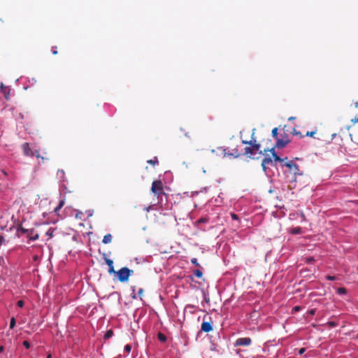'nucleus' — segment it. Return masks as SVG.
Returning <instances> with one entry per match:
<instances>
[{
	"instance_id": "1",
	"label": "nucleus",
	"mask_w": 358,
	"mask_h": 358,
	"mask_svg": "<svg viewBox=\"0 0 358 358\" xmlns=\"http://www.w3.org/2000/svg\"><path fill=\"white\" fill-rule=\"evenodd\" d=\"M255 129L252 130V134L251 136L250 141L242 140V143L244 145H248V146L245 147L244 149V155L250 158H254L252 156L255 155L257 152H259V154H262V152L259 151L261 145L259 143H257L256 139L255 138Z\"/></svg>"
},
{
	"instance_id": "2",
	"label": "nucleus",
	"mask_w": 358,
	"mask_h": 358,
	"mask_svg": "<svg viewBox=\"0 0 358 358\" xmlns=\"http://www.w3.org/2000/svg\"><path fill=\"white\" fill-rule=\"evenodd\" d=\"M151 191L157 196L158 203L162 200V196L165 194L163 183L159 180L152 182Z\"/></svg>"
},
{
	"instance_id": "3",
	"label": "nucleus",
	"mask_w": 358,
	"mask_h": 358,
	"mask_svg": "<svg viewBox=\"0 0 358 358\" xmlns=\"http://www.w3.org/2000/svg\"><path fill=\"white\" fill-rule=\"evenodd\" d=\"M134 273L133 270L128 268L127 267H123L118 270L117 271H115V273L117 275L118 280L121 282H127L130 275Z\"/></svg>"
},
{
	"instance_id": "4",
	"label": "nucleus",
	"mask_w": 358,
	"mask_h": 358,
	"mask_svg": "<svg viewBox=\"0 0 358 358\" xmlns=\"http://www.w3.org/2000/svg\"><path fill=\"white\" fill-rule=\"evenodd\" d=\"M213 322L212 318L210 317H207V316L205 315L203 317V322H202L201 326V331L206 333H208L213 331Z\"/></svg>"
},
{
	"instance_id": "5",
	"label": "nucleus",
	"mask_w": 358,
	"mask_h": 358,
	"mask_svg": "<svg viewBox=\"0 0 358 358\" xmlns=\"http://www.w3.org/2000/svg\"><path fill=\"white\" fill-rule=\"evenodd\" d=\"M252 340L249 337L239 338H238L235 343V346H248L251 344Z\"/></svg>"
},
{
	"instance_id": "6",
	"label": "nucleus",
	"mask_w": 358,
	"mask_h": 358,
	"mask_svg": "<svg viewBox=\"0 0 358 358\" xmlns=\"http://www.w3.org/2000/svg\"><path fill=\"white\" fill-rule=\"evenodd\" d=\"M285 166H287V168H289L292 171H293V173L296 175V174H300L299 173V166L296 164H294L292 162L289 161L288 162H286L285 163Z\"/></svg>"
},
{
	"instance_id": "7",
	"label": "nucleus",
	"mask_w": 358,
	"mask_h": 358,
	"mask_svg": "<svg viewBox=\"0 0 358 358\" xmlns=\"http://www.w3.org/2000/svg\"><path fill=\"white\" fill-rule=\"evenodd\" d=\"M289 141L287 138H278L275 147L277 148H283L289 143Z\"/></svg>"
},
{
	"instance_id": "8",
	"label": "nucleus",
	"mask_w": 358,
	"mask_h": 358,
	"mask_svg": "<svg viewBox=\"0 0 358 358\" xmlns=\"http://www.w3.org/2000/svg\"><path fill=\"white\" fill-rule=\"evenodd\" d=\"M22 148L23 152L26 156H34V152L31 151L28 143H23Z\"/></svg>"
},
{
	"instance_id": "9",
	"label": "nucleus",
	"mask_w": 358,
	"mask_h": 358,
	"mask_svg": "<svg viewBox=\"0 0 358 358\" xmlns=\"http://www.w3.org/2000/svg\"><path fill=\"white\" fill-rule=\"evenodd\" d=\"M272 155V157L273 158V160L275 162H282L285 160V159H282L281 157H280L275 152V148H272L270 150H268ZM285 159H287V157L285 158Z\"/></svg>"
},
{
	"instance_id": "10",
	"label": "nucleus",
	"mask_w": 358,
	"mask_h": 358,
	"mask_svg": "<svg viewBox=\"0 0 358 358\" xmlns=\"http://www.w3.org/2000/svg\"><path fill=\"white\" fill-rule=\"evenodd\" d=\"M1 92L3 93L6 99L8 100L10 99V89L4 86L3 83L1 84Z\"/></svg>"
},
{
	"instance_id": "11",
	"label": "nucleus",
	"mask_w": 358,
	"mask_h": 358,
	"mask_svg": "<svg viewBox=\"0 0 358 358\" xmlns=\"http://www.w3.org/2000/svg\"><path fill=\"white\" fill-rule=\"evenodd\" d=\"M273 163V161L271 159V157H265L263 159H262V169L264 171H266V166L269 164H272Z\"/></svg>"
},
{
	"instance_id": "12",
	"label": "nucleus",
	"mask_w": 358,
	"mask_h": 358,
	"mask_svg": "<svg viewBox=\"0 0 358 358\" xmlns=\"http://www.w3.org/2000/svg\"><path fill=\"white\" fill-rule=\"evenodd\" d=\"M106 264L108 266V273H115V269L113 266V262L110 259L106 258L105 259Z\"/></svg>"
},
{
	"instance_id": "13",
	"label": "nucleus",
	"mask_w": 358,
	"mask_h": 358,
	"mask_svg": "<svg viewBox=\"0 0 358 358\" xmlns=\"http://www.w3.org/2000/svg\"><path fill=\"white\" fill-rule=\"evenodd\" d=\"M224 157L229 155L233 156L234 157H238L241 155V153L238 151V150H234L233 152L229 153L226 152V149H223Z\"/></svg>"
},
{
	"instance_id": "14",
	"label": "nucleus",
	"mask_w": 358,
	"mask_h": 358,
	"mask_svg": "<svg viewBox=\"0 0 358 358\" xmlns=\"http://www.w3.org/2000/svg\"><path fill=\"white\" fill-rule=\"evenodd\" d=\"M112 235L110 234H108L103 236V238L102 240L103 243L104 244H108L110 243L112 241Z\"/></svg>"
},
{
	"instance_id": "15",
	"label": "nucleus",
	"mask_w": 358,
	"mask_h": 358,
	"mask_svg": "<svg viewBox=\"0 0 358 358\" xmlns=\"http://www.w3.org/2000/svg\"><path fill=\"white\" fill-rule=\"evenodd\" d=\"M18 231L21 232L22 234H28V233L29 234H32L33 232H34V229H24V227H20L19 229H18Z\"/></svg>"
},
{
	"instance_id": "16",
	"label": "nucleus",
	"mask_w": 358,
	"mask_h": 358,
	"mask_svg": "<svg viewBox=\"0 0 358 358\" xmlns=\"http://www.w3.org/2000/svg\"><path fill=\"white\" fill-rule=\"evenodd\" d=\"M56 231L55 228L50 227L46 232V236H48L49 238H51L54 236V233Z\"/></svg>"
},
{
	"instance_id": "17",
	"label": "nucleus",
	"mask_w": 358,
	"mask_h": 358,
	"mask_svg": "<svg viewBox=\"0 0 358 358\" xmlns=\"http://www.w3.org/2000/svg\"><path fill=\"white\" fill-rule=\"evenodd\" d=\"M27 236L30 241H36L38 238L39 236L38 234H34V232L32 234L28 233Z\"/></svg>"
},
{
	"instance_id": "18",
	"label": "nucleus",
	"mask_w": 358,
	"mask_h": 358,
	"mask_svg": "<svg viewBox=\"0 0 358 358\" xmlns=\"http://www.w3.org/2000/svg\"><path fill=\"white\" fill-rule=\"evenodd\" d=\"M147 162H148V164L153 165V166L159 164V161H158V159L157 157H155L154 159L148 160Z\"/></svg>"
},
{
	"instance_id": "19",
	"label": "nucleus",
	"mask_w": 358,
	"mask_h": 358,
	"mask_svg": "<svg viewBox=\"0 0 358 358\" xmlns=\"http://www.w3.org/2000/svg\"><path fill=\"white\" fill-rule=\"evenodd\" d=\"M157 337L161 342H165L166 341V336L161 332L158 333Z\"/></svg>"
},
{
	"instance_id": "20",
	"label": "nucleus",
	"mask_w": 358,
	"mask_h": 358,
	"mask_svg": "<svg viewBox=\"0 0 358 358\" xmlns=\"http://www.w3.org/2000/svg\"><path fill=\"white\" fill-rule=\"evenodd\" d=\"M34 155L36 156V157L37 158H41L42 159V161L43 162L44 160H49V158L48 157H42L41 156L40 153H39V151H35L34 152Z\"/></svg>"
},
{
	"instance_id": "21",
	"label": "nucleus",
	"mask_w": 358,
	"mask_h": 358,
	"mask_svg": "<svg viewBox=\"0 0 358 358\" xmlns=\"http://www.w3.org/2000/svg\"><path fill=\"white\" fill-rule=\"evenodd\" d=\"M194 273L195 276H196L199 278H201L203 276V273L200 269H196L194 271Z\"/></svg>"
},
{
	"instance_id": "22",
	"label": "nucleus",
	"mask_w": 358,
	"mask_h": 358,
	"mask_svg": "<svg viewBox=\"0 0 358 358\" xmlns=\"http://www.w3.org/2000/svg\"><path fill=\"white\" fill-rule=\"evenodd\" d=\"M64 201H60L58 206L55 208V212H58L64 206Z\"/></svg>"
},
{
	"instance_id": "23",
	"label": "nucleus",
	"mask_w": 358,
	"mask_h": 358,
	"mask_svg": "<svg viewBox=\"0 0 358 358\" xmlns=\"http://www.w3.org/2000/svg\"><path fill=\"white\" fill-rule=\"evenodd\" d=\"M337 293L338 294H345L347 293V289L345 287H339L337 289Z\"/></svg>"
},
{
	"instance_id": "24",
	"label": "nucleus",
	"mask_w": 358,
	"mask_h": 358,
	"mask_svg": "<svg viewBox=\"0 0 358 358\" xmlns=\"http://www.w3.org/2000/svg\"><path fill=\"white\" fill-rule=\"evenodd\" d=\"M113 335V331L112 330H108L105 334V338L108 339Z\"/></svg>"
},
{
	"instance_id": "25",
	"label": "nucleus",
	"mask_w": 358,
	"mask_h": 358,
	"mask_svg": "<svg viewBox=\"0 0 358 358\" xmlns=\"http://www.w3.org/2000/svg\"><path fill=\"white\" fill-rule=\"evenodd\" d=\"M272 136L276 140L278 138V128H274L272 129Z\"/></svg>"
},
{
	"instance_id": "26",
	"label": "nucleus",
	"mask_w": 358,
	"mask_h": 358,
	"mask_svg": "<svg viewBox=\"0 0 358 358\" xmlns=\"http://www.w3.org/2000/svg\"><path fill=\"white\" fill-rule=\"evenodd\" d=\"M15 324H16V322H15V317H12L10 319V328L13 329L14 327L15 326Z\"/></svg>"
},
{
	"instance_id": "27",
	"label": "nucleus",
	"mask_w": 358,
	"mask_h": 358,
	"mask_svg": "<svg viewBox=\"0 0 358 358\" xmlns=\"http://www.w3.org/2000/svg\"><path fill=\"white\" fill-rule=\"evenodd\" d=\"M301 232V229L300 227H297V228H294L293 230H292V233L294 234H299Z\"/></svg>"
},
{
	"instance_id": "28",
	"label": "nucleus",
	"mask_w": 358,
	"mask_h": 358,
	"mask_svg": "<svg viewBox=\"0 0 358 358\" xmlns=\"http://www.w3.org/2000/svg\"><path fill=\"white\" fill-rule=\"evenodd\" d=\"M191 262L194 264L196 267H201L200 264L198 263L197 259L196 258H192L191 259Z\"/></svg>"
},
{
	"instance_id": "29",
	"label": "nucleus",
	"mask_w": 358,
	"mask_h": 358,
	"mask_svg": "<svg viewBox=\"0 0 358 358\" xmlns=\"http://www.w3.org/2000/svg\"><path fill=\"white\" fill-rule=\"evenodd\" d=\"M131 346L130 345H126L124 346V350L127 352V353H129L131 352Z\"/></svg>"
},
{
	"instance_id": "30",
	"label": "nucleus",
	"mask_w": 358,
	"mask_h": 358,
	"mask_svg": "<svg viewBox=\"0 0 358 358\" xmlns=\"http://www.w3.org/2000/svg\"><path fill=\"white\" fill-rule=\"evenodd\" d=\"M22 344L27 349L30 348V343L28 341H24Z\"/></svg>"
},
{
	"instance_id": "31",
	"label": "nucleus",
	"mask_w": 358,
	"mask_h": 358,
	"mask_svg": "<svg viewBox=\"0 0 358 358\" xmlns=\"http://www.w3.org/2000/svg\"><path fill=\"white\" fill-rule=\"evenodd\" d=\"M326 279L328 280H336V277L334 275H327Z\"/></svg>"
},
{
	"instance_id": "32",
	"label": "nucleus",
	"mask_w": 358,
	"mask_h": 358,
	"mask_svg": "<svg viewBox=\"0 0 358 358\" xmlns=\"http://www.w3.org/2000/svg\"><path fill=\"white\" fill-rule=\"evenodd\" d=\"M138 295L139 296V297L141 298V299H142V296L143 295V288H140L138 291Z\"/></svg>"
},
{
	"instance_id": "33",
	"label": "nucleus",
	"mask_w": 358,
	"mask_h": 358,
	"mask_svg": "<svg viewBox=\"0 0 358 358\" xmlns=\"http://www.w3.org/2000/svg\"><path fill=\"white\" fill-rule=\"evenodd\" d=\"M328 326L330 327H334L336 326V322H333V321H330V322H328L327 323Z\"/></svg>"
},
{
	"instance_id": "34",
	"label": "nucleus",
	"mask_w": 358,
	"mask_h": 358,
	"mask_svg": "<svg viewBox=\"0 0 358 358\" xmlns=\"http://www.w3.org/2000/svg\"><path fill=\"white\" fill-rule=\"evenodd\" d=\"M292 134L293 135H299L300 136V138H302L303 137V135L301 134L300 132L299 131H296V130L295 129H293V131H292Z\"/></svg>"
},
{
	"instance_id": "35",
	"label": "nucleus",
	"mask_w": 358,
	"mask_h": 358,
	"mask_svg": "<svg viewBox=\"0 0 358 358\" xmlns=\"http://www.w3.org/2000/svg\"><path fill=\"white\" fill-rule=\"evenodd\" d=\"M315 133H316L315 131H307L306 134V136L313 137Z\"/></svg>"
},
{
	"instance_id": "36",
	"label": "nucleus",
	"mask_w": 358,
	"mask_h": 358,
	"mask_svg": "<svg viewBox=\"0 0 358 358\" xmlns=\"http://www.w3.org/2000/svg\"><path fill=\"white\" fill-rule=\"evenodd\" d=\"M17 306L18 307L22 308L23 306H24V301L22 300L18 301L17 303Z\"/></svg>"
},
{
	"instance_id": "37",
	"label": "nucleus",
	"mask_w": 358,
	"mask_h": 358,
	"mask_svg": "<svg viewBox=\"0 0 358 358\" xmlns=\"http://www.w3.org/2000/svg\"><path fill=\"white\" fill-rule=\"evenodd\" d=\"M83 213L78 212L76 214V217L77 219H82Z\"/></svg>"
},
{
	"instance_id": "38",
	"label": "nucleus",
	"mask_w": 358,
	"mask_h": 358,
	"mask_svg": "<svg viewBox=\"0 0 358 358\" xmlns=\"http://www.w3.org/2000/svg\"><path fill=\"white\" fill-rule=\"evenodd\" d=\"M316 313V309L313 308L308 311V313L311 315H314Z\"/></svg>"
},
{
	"instance_id": "39",
	"label": "nucleus",
	"mask_w": 358,
	"mask_h": 358,
	"mask_svg": "<svg viewBox=\"0 0 358 358\" xmlns=\"http://www.w3.org/2000/svg\"><path fill=\"white\" fill-rule=\"evenodd\" d=\"M305 352H306V348H302L299 350V355H303Z\"/></svg>"
},
{
	"instance_id": "40",
	"label": "nucleus",
	"mask_w": 358,
	"mask_h": 358,
	"mask_svg": "<svg viewBox=\"0 0 358 358\" xmlns=\"http://www.w3.org/2000/svg\"><path fill=\"white\" fill-rule=\"evenodd\" d=\"M52 52L53 55H57V47H52Z\"/></svg>"
},
{
	"instance_id": "41",
	"label": "nucleus",
	"mask_w": 358,
	"mask_h": 358,
	"mask_svg": "<svg viewBox=\"0 0 358 358\" xmlns=\"http://www.w3.org/2000/svg\"><path fill=\"white\" fill-rule=\"evenodd\" d=\"M300 310H301V307L298 306L293 308V311H294V312H298Z\"/></svg>"
},
{
	"instance_id": "42",
	"label": "nucleus",
	"mask_w": 358,
	"mask_h": 358,
	"mask_svg": "<svg viewBox=\"0 0 358 358\" xmlns=\"http://www.w3.org/2000/svg\"><path fill=\"white\" fill-rule=\"evenodd\" d=\"M351 122H352L353 124L357 123V122H358V117H355V118L352 119V120H351Z\"/></svg>"
},
{
	"instance_id": "43",
	"label": "nucleus",
	"mask_w": 358,
	"mask_h": 358,
	"mask_svg": "<svg viewBox=\"0 0 358 358\" xmlns=\"http://www.w3.org/2000/svg\"><path fill=\"white\" fill-rule=\"evenodd\" d=\"M313 262H314V258L313 257H310V258L307 259V262L308 263H311Z\"/></svg>"
},
{
	"instance_id": "44",
	"label": "nucleus",
	"mask_w": 358,
	"mask_h": 358,
	"mask_svg": "<svg viewBox=\"0 0 358 358\" xmlns=\"http://www.w3.org/2000/svg\"><path fill=\"white\" fill-rule=\"evenodd\" d=\"M59 174L63 176L64 174V171L63 170H59L58 172H57V175L59 176Z\"/></svg>"
},
{
	"instance_id": "45",
	"label": "nucleus",
	"mask_w": 358,
	"mask_h": 358,
	"mask_svg": "<svg viewBox=\"0 0 358 358\" xmlns=\"http://www.w3.org/2000/svg\"><path fill=\"white\" fill-rule=\"evenodd\" d=\"M231 217L233 220H237L238 219V216L236 215V214H232L231 215Z\"/></svg>"
},
{
	"instance_id": "46",
	"label": "nucleus",
	"mask_w": 358,
	"mask_h": 358,
	"mask_svg": "<svg viewBox=\"0 0 358 358\" xmlns=\"http://www.w3.org/2000/svg\"><path fill=\"white\" fill-rule=\"evenodd\" d=\"M3 350V345H1L0 346V352H2Z\"/></svg>"
},
{
	"instance_id": "47",
	"label": "nucleus",
	"mask_w": 358,
	"mask_h": 358,
	"mask_svg": "<svg viewBox=\"0 0 358 358\" xmlns=\"http://www.w3.org/2000/svg\"><path fill=\"white\" fill-rule=\"evenodd\" d=\"M3 241V238L0 237V245L2 243Z\"/></svg>"
},
{
	"instance_id": "48",
	"label": "nucleus",
	"mask_w": 358,
	"mask_h": 358,
	"mask_svg": "<svg viewBox=\"0 0 358 358\" xmlns=\"http://www.w3.org/2000/svg\"><path fill=\"white\" fill-rule=\"evenodd\" d=\"M47 358H52L51 355H50V354H49V355H48Z\"/></svg>"
},
{
	"instance_id": "49",
	"label": "nucleus",
	"mask_w": 358,
	"mask_h": 358,
	"mask_svg": "<svg viewBox=\"0 0 358 358\" xmlns=\"http://www.w3.org/2000/svg\"><path fill=\"white\" fill-rule=\"evenodd\" d=\"M357 136H358V135Z\"/></svg>"
}]
</instances>
